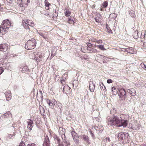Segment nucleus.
<instances>
[{
    "label": "nucleus",
    "instance_id": "nucleus-1",
    "mask_svg": "<svg viewBox=\"0 0 146 146\" xmlns=\"http://www.w3.org/2000/svg\"><path fill=\"white\" fill-rule=\"evenodd\" d=\"M124 115H120V116L114 115L110 117L108 119V124L110 126L116 125L118 127L123 126L126 127L127 125V120L122 119L121 117Z\"/></svg>",
    "mask_w": 146,
    "mask_h": 146
},
{
    "label": "nucleus",
    "instance_id": "nucleus-2",
    "mask_svg": "<svg viewBox=\"0 0 146 146\" xmlns=\"http://www.w3.org/2000/svg\"><path fill=\"white\" fill-rule=\"evenodd\" d=\"M117 136L119 141H121L122 143H125L129 142V137L128 134L123 132H121L117 134Z\"/></svg>",
    "mask_w": 146,
    "mask_h": 146
},
{
    "label": "nucleus",
    "instance_id": "nucleus-3",
    "mask_svg": "<svg viewBox=\"0 0 146 146\" xmlns=\"http://www.w3.org/2000/svg\"><path fill=\"white\" fill-rule=\"evenodd\" d=\"M36 43L35 39L32 38L27 41L25 45V48L28 50L33 49L36 46Z\"/></svg>",
    "mask_w": 146,
    "mask_h": 146
},
{
    "label": "nucleus",
    "instance_id": "nucleus-4",
    "mask_svg": "<svg viewBox=\"0 0 146 146\" xmlns=\"http://www.w3.org/2000/svg\"><path fill=\"white\" fill-rule=\"evenodd\" d=\"M23 22L22 25L27 30L29 31H30V28L28 25L32 27H33L35 26V24L31 20H27L26 21H24Z\"/></svg>",
    "mask_w": 146,
    "mask_h": 146
},
{
    "label": "nucleus",
    "instance_id": "nucleus-5",
    "mask_svg": "<svg viewBox=\"0 0 146 146\" xmlns=\"http://www.w3.org/2000/svg\"><path fill=\"white\" fill-rule=\"evenodd\" d=\"M41 53L40 52H35L31 54L30 55V58L36 60L37 62L40 61V59L42 57V55L40 54Z\"/></svg>",
    "mask_w": 146,
    "mask_h": 146
},
{
    "label": "nucleus",
    "instance_id": "nucleus-6",
    "mask_svg": "<svg viewBox=\"0 0 146 146\" xmlns=\"http://www.w3.org/2000/svg\"><path fill=\"white\" fill-rule=\"evenodd\" d=\"M146 34V32L145 31H142L141 32H139L138 31H136L133 33V38L135 39H137L139 37L142 38V37L143 38H144Z\"/></svg>",
    "mask_w": 146,
    "mask_h": 146
},
{
    "label": "nucleus",
    "instance_id": "nucleus-7",
    "mask_svg": "<svg viewBox=\"0 0 146 146\" xmlns=\"http://www.w3.org/2000/svg\"><path fill=\"white\" fill-rule=\"evenodd\" d=\"M119 92L118 95L120 100H124L126 97L125 91L124 89H118Z\"/></svg>",
    "mask_w": 146,
    "mask_h": 146
},
{
    "label": "nucleus",
    "instance_id": "nucleus-8",
    "mask_svg": "<svg viewBox=\"0 0 146 146\" xmlns=\"http://www.w3.org/2000/svg\"><path fill=\"white\" fill-rule=\"evenodd\" d=\"M11 25V23L9 20H6L3 21L1 25L3 26L4 28H6L7 30Z\"/></svg>",
    "mask_w": 146,
    "mask_h": 146
},
{
    "label": "nucleus",
    "instance_id": "nucleus-9",
    "mask_svg": "<svg viewBox=\"0 0 146 146\" xmlns=\"http://www.w3.org/2000/svg\"><path fill=\"white\" fill-rule=\"evenodd\" d=\"M27 122L28 123L27 128L30 131L32 129L33 127L32 125L33 123V121L32 120L28 119H27Z\"/></svg>",
    "mask_w": 146,
    "mask_h": 146
},
{
    "label": "nucleus",
    "instance_id": "nucleus-10",
    "mask_svg": "<svg viewBox=\"0 0 146 146\" xmlns=\"http://www.w3.org/2000/svg\"><path fill=\"white\" fill-rule=\"evenodd\" d=\"M43 146H50V141L49 137L48 136L46 135L45 137Z\"/></svg>",
    "mask_w": 146,
    "mask_h": 146
},
{
    "label": "nucleus",
    "instance_id": "nucleus-11",
    "mask_svg": "<svg viewBox=\"0 0 146 146\" xmlns=\"http://www.w3.org/2000/svg\"><path fill=\"white\" fill-rule=\"evenodd\" d=\"M7 49V45L5 44L0 45V51L5 52Z\"/></svg>",
    "mask_w": 146,
    "mask_h": 146
},
{
    "label": "nucleus",
    "instance_id": "nucleus-12",
    "mask_svg": "<svg viewBox=\"0 0 146 146\" xmlns=\"http://www.w3.org/2000/svg\"><path fill=\"white\" fill-rule=\"evenodd\" d=\"M89 88L91 92H93L95 88V85L93 83L92 81H90V82Z\"/></svg>",
    "mask_w": 146,
    "mask_h": 146
},
{
    "label": "nucleus",
    "instance_id": "nucleus-13",
    "mask_svg": "<svg viewBox=\"0 0 146 146\" xmlns=\"http://www.w3.org/2000/svg\"><path fill=\"white\" fill-rule=\"evenodd\" d=\"M127 92L132 96H134L136 95V91L133 88L128 89L127 90Z\"/></svg>",
    "mask_w": 146,
    "mask_h": 146
},
{
    "label": "nucleus",
    "instance_id": "nucleus-14",
    "mask_svg": "<svg viewBox=\"0 0 146 146\" xmlns=\"http://www.w3.org/2000/svg\"><path fill=\"white\" fill-rule=\"evenodd\" d=\"M62 131L63 133H62V135H61V137L64 143H66L68 141L65 135V129H63Z\"/></svg>",
    "mask_w": 146,
    "mask_h": 146
},
{
    "label": "nucleus",
    "instance_id": "nucleus-15",
    "mask_svg": "<svg viewBox=\"0 0 146 146\" xmlns=\"http://www.w3.org/2000/svg\"><path fill=\"white\" fill-rule=\"evenodd\" d=\"M62 131L63 133H62V135H61V137L64 143H66L68 141L65 135V129H63Z\"/></svg>",
    "mask_w": 146,
    "mask_h": 146
},
{
    "label": "nucleus",
    "instance_id": "nucleus-16",
    "mask_svg": "<svg viewBox=\"0 0 146 146\" xmlns=\"http://www.w3.org/2000/svg\"><path fill=\"white\" fill-rule=\"evenodd\" d=\"M62 131L63 133H62V135H61V137L64 143H66L68 141L65 135V129H63Z\"/></svg>",
    "mask_w": 146,
    "mask_h": 146
},
{
    "label": "nucleus",
    "instance_id": "nucleus-17",
    "mask_svg": "<svg viewBox=\"0 0 146 146\" xmlns=\"http://www.w3.org/2000/svg\"><path fill=\"white\" fill-rule=\"evenodd\" d=\"M6 28H4L3 26H1L0 27V32L3 34H5L7 32V29Z\"/></svg>",
    "mask_w": 146,
    "mask_h": 146
},
{
    "label": "nucleus",
    "instance_id": "nucleus-18",
    "mask_svg": "<svg viewBox=\"0 0 146 146\" xmlns=\"http://www.w3.org/2000/svg\"><path fill=\"white\" fill-rule=\"evenodd\" d=\"M87 49L89 50L91 52L96 53L97 50L96 49L91 48L90 47H87Z\"/></svg>",
    "mask_w": 146,
    "mask_h": 146
},
{
    "label": "nucleus",
    "instance_id": "nucleus-19",
    "mask_svg": "<svg viewBox=\"0 0 146 146\" xmlns=\"http://www.w3.org/2000/svg\"><path fill=\"white\" fill-rule=\"evenodd\" d=\"M82 137L86 142L88 143L89 142V137L87 135H82Z\"/></svg>",
    "mask_w": 146,
    "mask_h": 146
},
{
    "label": "nucleus",
    "instance_id": "nucleus-20",
    "mask_svg": "<svg viewBox=\"0 0 146 146\" xmlns=\"http://www.w3.org/2000/svg\"><path fill=\"white\" fill-rule=\"evenodd\" d=\"M65 11L64 13L66 17L69 16L71 14L70 11L66 9H65Z\"/></svg>",
    "mask_w": 146,
    "mask_h": 146
},
{
    "label": "nucleus",
    "instance_id": "nucleus-21",
    "mask_svg": "<svg viewBox=\"0 0 146 146\" xmlns=\"http://www.w3.org/2000/svg\"><path fill=\"white\" fill-rule=\"evenodd\" d=\"M4 116L7 118H11L12 117V114L11 113L9 112H8L5 113Z\"/></svg>",
    "mask_w": 146,
    "mask_h": 146
},
{
    "label": "nucleus",
    "instance_id": "nucleus-22",
    "mask_svg": "<svg viewBox=\"0 0 146 146\" xmlns=\"http://www.w3.org/2000/svg\"><path fill=\"white\" fill-rule=\"evenodd\" d=\"M124 50H125V51L127 52H129L130 53H133V48L132 47H129L128 48H126Z\"/></svg>",
    "mask_w": 146,
    "mask_h": 146
},
{
    "label": "nucleus",
    "instance_id": "nucleus-23",
    "mask_svg": "<svg viewBox=\"0 0 146 146\" xmlns=\"http://www.w3.org/2000/svg\"><path fill=\"white\" fill-rule=\"evenodd\" d=\"M95 46L99 48L100 49L102 50H106V49L104 48V45H95Z\"/></svg>",
    "mask_w": 146,
    "mask_h": 146
},
{
    "label": "nucleus",
    "instance_id": "nucleus-24",
    "mask_svg": "<svg viewBox=\"0 0 146 146\" xmlns=\"http://www.w3.org/2000/svg\"><path fill=\"white\" fill-rule=\"evenodd\" d=\"M129 13L132 17H135L136 15L135 11H133L131 10L129 11Z\"/></svg>",
    "mask_w": 146,
    "mask_h": 146
},
{
    "label": "nucleus",
    "instance_id": "nucleus-25",
    "mask_svg": "<svg viewBox=\"0 0 146 146\" xmlns=\"http://www.w3.org/2000/svg\"><path fill=\"white\" fill-rule=\"evenodd\" d=\"M19 146H25V144L23 143H21L19 145ZM27 146H37L35 144L33 143L31 144H28Z\"/></svg>",
    "mask_w": 146,
    "mask_h": 146
},
{
    "label": "nucleus",
    "instance_id": "nucleus-26",
    "mask_svg": "<svg viewBox=\"0 0 146 146\" xmlns=\"http://www.w3.org/2000/svg\"><path fill=\"white\" fill-rule=\"evenodd\" d=\"M27 0H21V7L27 6Z\"/></svg>",
    "mask_w": 146,
    "mask_h": 146
},
{
    "label": "nucleus",
    "instance_id": "nucleus-27",
    "mask_svg": "<svg viewBox=\"0 0 146 146\" xmlns=\"http://www.w3.org/2000/svg\"><path fill=\"white\" fill-rule=\"evenodd\" d=\"M71 133L73 139L75 138V137L78 136L77 134L74 131H72L71 132Z\"/></svg>",
    "mask_w": 146,
    "mask_h": 146
},
{
    "label": "nucleus",
    "instance_id": "nucleus-28",
    "mask_svg": "<svg viewBox=\"0 0 146 146\" xmlns=\"http://www.w3.org/2000/svg\"><path fill=\"white\" fill-rule=\"evenodd\" d=\"M112 91L113 92V94L114 95H116L118 92V91L117 89L115 87H113L112 88Z\"/></svg>",
    "mask_w": 146,
    "mask_h": 146
},
{
    "label": "nucleus",
    "instance_id": "nucleus-29",
    "mask_svg": "<svg viewBox=\"0 0 146 146\" xmlns=\"http://www.w3.org/2000/svg\"><path fill=\"white\" fill-rule=\"evenodd\" d=\"M29 70L27 66H24L22 68L21 71L23 72H24L26 71H27Z\"/></svg>",
    "mask_w": 146,
    "mask_h": 146
},
{
    "label": "nucleus",
    "instance_id": "nucleus-30",
    "mask_svg": "<svg viewBox=\"0 0 146 146\" xmlns=\"http://www.w3.org/2000/svg\"><path fill=\"white\" fill-rule=\"evenodd\" d=\"M78 138L79 137L78 136L73 138L74 141L76 144H78L79 142V140L78 139Z\"/></svg>",
    "mask_w": 146,
    "mask_h": 146
},
{
    "label": "nucleus",
    "instance_id": "nucleus-31",
    "mask_svg": "<svg viewBox=\"0 0 146 146\" xmlns=\"http://www.w3.org/2000/svg\"><path fill=\"white\" fill-rule=\"evenodd\" d=\"M64 144H59L58 146H70V144L68 141L65 143Z\"/></svg>",
    "mask_w": 146,
    "mask_h": 146
},
{
    "label": "nucleus",
    "instance_id": "nucleus-32",
    "mask_svg": "<svg viewBox=\"0 0 146 146\" xmlns=\"http://www.w3.org/2000/svg\"><path fill=\"white\" fill-rule=\"evenodd\" d=\"M56 106L57 108L61 110L62 107V105L61 103L59 102H56Z\"/></svg>",
    "mask_w": 146,
    "mask_h": 146
},
{
    "label": "nucleus",
    "instance_id": "nucleus-33",
    "mask_svg": "<svg viewBox=\"0 0 146 146\" xmlns=\"http://www.w3.org/2000/svg\"><path fill=\"white\" fill-rule=\"evenodd\" d=\"M100 88L102 90H105V89H106L105 86L104 85V84L102 82H100Z\"/></svg>",
    "mask_w": 146,
    "mask_h": 146
},
{
    "label": "nucleus",
    "instance_id": "nucleus-34",
    "mask_svg": "<svg viewBox=\"0 0 146 146\" xmlns=\"http://www.w3.org/2000/svg\"><path fill=\"white\" fill-rule=\"evenodd\" d=\"M116 110L115 108H112L110 110V113L111 114L114 115L116 113Z\"/></svg>",
    "mask_w": 146,
    "mask_h": 146
},
{
    "label": "nucleus",
    "instance_id": "nucleus-35",
    "mask_svg": "<svg viewBox=\"0 0 146 146\" xmlns=\"http://www.w3.org/2000/svg\"><path fill=\"white\" fill-rule=\"evenodd\" d=\"M106 29L107 31L110 33H112V32L111 31V30L110 29V27L107 24H106Z\"/></svg>",
    "mask_w": 146,
    "mask_h": 146
},
{
    "label": "nucleus",
    "instance_id": "nucleus-36",
    "mask_svg": "<svg viewBox=\"0 0 146 146\" xmlns=\"http://www.w3.org/2000/svg\"><path fill=\"white\" fill-rule=\"evenodd\" d=\"M47 102L49 106H51L52 108H53V104L52 103L50 102V101L49 100H48L47 101Z\"/></svg>",
    "mask_w": 146,
    "mask_h": 146
},
{
    "label": "nucleus",
    "instance_id": "nucleus-37",
    "mask_svg": "<svg viewBox=\"0 0 146 146\" xmlns=\"http://www.w3.org/2000/svg\"><path fill=\"white\" fill-rule=\"evenodd\" d=\"M108 5V2L104 1L102 4V7L104 8H106L107 7Z\"/></svg>",
    "mask_w": 146,
    "mask_h": 146
},
{
    "label": "nucleus",
    "instance_id": "nucleus-38",
    "mask_svg": "<svg viewBox=\"0 0 146 146\" xmlns=\"http://www.w3.org/2000/svg\"><path fill=\"white\" fill-rule=\"evenodd\" d=\"M5 96L7 99L6 100H10L11 99V93H9L8 96H7L6 94H5Z\"/></svg>",
    "mask_w": 146,
    "mask_h": 146
},
{
    "label": "nucleus",
    "instance_id": "nucleus-39",
    "mask_svg": "<svg viewBox=\"0 0 146 146\" xmlns=\"http://www.w3.org/2000/svg\"><path fill=\"white\" fill-rule=\"evenodd\" d=\"M68 23L69 24H73L74 23V21L70 18H69L68 19Z\"/></svg>",
    "mask_w": 146,
    "mask_h": 146
},
{
    "label": "nucleus",
    "instance_id": "nucleus-40",
    "mask_svg": "<svg viewBox=\"0 0 146 146\" xmlns=\"http://www.w3.org/2000/svg\"><path fill=\"white\" fill-rule=\"evenodd\" d=\"M140 65L142 68L146 70V66L143 63H142L140 64Z\"/></svg>",
    "mask_w": 146,
    "mask_h": 146
},
{
    "label": "nucleus",
    "instance_id": "nucleus-41",
    "mask_svg": "<svg viewBox=\"0 0 146 146\" xmlns=\"http://www.w3.org/2000/svg\"><path fill=\"white\" fill-rule=\"evenodd\" d=\"M44 3L46 6H49L50 5V4L48 2L47 0H45Z\"/></svg>",
    "mask_w": 146,
    "mask_h": 146
},
{
    "label": "nucleus",
    "instance_id": "nucleus-42",
    "mask_svg": "<svg viewBox=\"0 0 146 146\" xmlns=\"http://www.w3.org/2000/svg\"><path fill=\"white\" fill-rule=\"evenodd\" d=\"M95 20L96 22L98 23L100 22L101 21L100 19L98 17L95 18Z\"/></svg>",
    "mask_w": 146,
    "mask_h": 146
},
{
    "label": "nucleus",
    "instance_id": "nucleus-43",
    "mask_svg": "<svg viewBox=\"0 0 146 146\" xmlns=\"http://www.w3.org/2000/svg\"><path fill=\"white\" fill-rule=\"evenodd\" d=\"M40 110L42 113H44V110L42 107H41L40 108Z\"/></svg>",
    "mask_w": 146,
    "mask_h": 146
},
{
    "label": "nucleus",
    "instance_id": "nucleus-44",
    "mask_svg": "<svg viewBox=\"0 0 146 146\" xmlns=\"http://www.w3.org/2000/svg\"><path fill=\"white\" fill-rule=\"evenodd\" d=\"M96 42L97 43L100 44L102 43L103 42L101 40H99L96 41Z\"/></svg>",
    "mask_w": 146,
    "mask_h": 146
},
{
    "label": "nucleus",
    "instance_id": "nucleus-45",
    "mask_svg": "<svg viewBox=\"0 0 146 146\" xmlns=\"http://www.w3.org/2000/svg\"><path fill=\"white\" fill-rule=\"evenodd\" d=\"M4 71V69L2 67H0V75Z\"/></svg>",
    "mask_w": 146,
    "mask_h": 146
},
{
    "label": "nucleus",
    "instance_id": "nucleus-46",
    "mask_svg": "<svg viewBox=\"0 0 146 146\" xmlns=\"http://www.w3.org/2000/svg\"><path fill=\"white\" fill-rule=\"evenodd\" d=\"M17 3L18 4H19L21 6V0H17Z\"/></svg>",
    "mask_w": 146,
    "mask_h": 146
},
{
    "label": "nucleus",
    "instance_id": "nucleus-47",
    "mask_svg": "<svg viewBox=\"0 0 146 146\" xmlns=\"http://www.w3.org/2000/svg\"><path fill=\"white\" fill-rule=\"evenodd\" d=\"M42 13L44 14V15H46V16H48L49 15V14L48 13H46L44 11L42 12Z\"/></svg>",
    "mask_w": 146,
    "mask_h": 146
},
{
    "label": "nucleus",
    "instance_id": "nucleus-48",
    "mask_svg": "<svg viewBox=\"0 0 146 146\" xmlns=\"http://www.w3.org/2000/svg\"><path fill=\"white\" fill-rule=\"evenodd\" d=\"M112 80L111 79H108L107 80V82L109 84L112 83Z\"/></svg>",
    "mask_w": 146,
    "mask_h": 146
},
{
    "label": "nucleus",
    "instance_id": "nucleus-49",
    "mask_svg": "<svg viewBox=\"0 0 146 146\" xmlns=\"http://www.w3.org/2000/svg\"><path fill=\"white\" fill-rule=\"evenodd\" d=\"M106 140L107 142H110V139L109 137H107L105 138L104 141Z\"/></svg>",
    "mask_w": 146,
    "mask_h": 146
},
{
    "label": "nucleus",
    "instance_id": "nucleus-50",
    "mask_svg": "<svg viewBox=\"0 0 146 146\" xmlns=\"http://www.w3.org/2000/svg\"><path fill=\"white\" fill-rule=\"evenodd\" d=\"M66 88V89L68 88L69 90H70V88L67 86H64L63 88V91H65V90Z\"/></svg>",
    "mask_w": 146,
    "mask_h": 146
},
{
    "label": "nucleus",
    "instance_id": "nucleus-51",
    "mask_svg": "<svg viewBox=\"0 0 146 146\" xmlns=\"http://www.w3.org/2000/svg\"><path fill=\"white\" fill-rule=\"evenodd\" d=\"M56 139L57 141V143H59L60 139L59 138L57 137L56 138Z\"/></svg>",
    "mask_w": 146,
    "mask_h": 146
},
{
    "label": "nucleus",
    "instance_id": "nucleus-52",
    "mask_svg": "<svg viewBox=\"0 0 146 146\" xmlns=\"http://www.w3.org/2000/svg\"><path fill=\"white\" fill-rule=\"evenodd\" d=\"M39 34L41 36H42L43 37L44 35V34L43 33H39Z\"/></svg>",
    "mask_w": 146,
    "mask_h": 146
},
{
    "label": "nucleus",
    "instance_id": "nucleus-53",
    "mask_svg": "<svg viewBox=\"0 0 146 146\" xmlns=\"http://www.w3.org/2000/svg\"><path fill=\"white\" fill-rule=\"evenodd\" d=\"M63 129H62V130H61V131H60V134L61 135H62V133H63Z\"/></svg>",
    "mask_w": 146,
    "mask_h": 146
},
{
    "label": "nucleus",
    "instance_id": "nucleus-54",
    "mask_svg": "<svg viewBox=\"0 0 146 146\" xmlns=\"http://www.w3.org/2000/svg\"><path fill=\"white\" fill-rule=\"evenodd\" d=\"M27 6L28 5V4L30 2V0H27Z\"/></svg>",
    "mask_w": 146,
    "mask_h": 146
},
{
    "label": "nucleus",
    "instance_id": "nucleus-55",
    "mask_svg": "<svg viewBox=\"0 0 146 146\" xmlns=\"http://www.w3.org/2000/svg\"><path fill=\"white\" fill-rule=\"evenodd\" d=\"M43 37L45 39H46L47 38V36L46 35H44Z\"/></svg>",
    "mask_w": 146,
    "mask_h": 146
},
{
    "label": "nucleus",
    "instance_id": "nucleus-56",
    "mask_svg": "<svg viewBox=\"0 0 146 146\" xmlns=\"http://www.w3.org/2000/svg\"><path fill=\"white\" fill-rule=\"evenodd\" d=\"M46 9L47 10H48L49 9V6H46Z\"/></svg>",
    "mask_w": 146,
    "mask_h": 146
},
{
    "label": "nucleus",
    "instance_id": "nucleus-57",
    "mask_svg": "<svg viewBox=\"0 0 146 146\" xmlns=\"http://www.w3.org/2000/svg\"><path fill=\"white\" fill-rule=\"evenodd\" d=\"M143 45L145 47H146V42L144 43Z\"/></svg>",
    "mask_w": 146,
    "mask_h": 146
},
{
    "label": "nucleus",
    "instance_id": "nucleus-58",
    "mask_svg": "<svg viewBox=\"0 0 146 146\" xmlns=\"http://www.w3.org/2000/svg\"><path fill=\"white\" fill-rule=\"evenodd\" d=\"M140 146H146V145L145 144H143L141 145Z\"/></svg>",
    "mask_w": 146,
    "mask_h": 146
},
{
    "label": "nucleus",
    "instance_id": "nucleus-59",
    "mask_svg": "<svg viewBox=\"0 0 146 146\" xmlns=\"http://www.w3.org/2000/svg\"><path fill=\"white\" fill-rule=\"evenodd\" d=\"M112 146H118L116 144H115L112 145Z\"/></svg>",
    "mask_w": 146,
    "mask_h": 146
},
{
    "label": "nucleus",
    "instance_id": "nucleus-60",
    "mask_svg": "<svg viewBox=\"0 0 146 146\" xmlns=\"http://www.w3.org/2000/svg\"><path fill=\"white\" fill-rule=\"evenodd\" d=\"M100 11H103V9H102V8H100Z\"/></svg>",
    "mask_w": 146,
    "mask_h": 146
},
{
    "label": "nucleus",
    "instance_id": "nucleus-61",
    "mask_svg": "<svg viewBox=\"0 0 146 146\" xmlns=\"http://www.w3.org/2000/svg\"><path fill=\"white\" fill-rule=\"evenodd\" d=\"M91 45V44H88V46H90Z\"/></svg>",
    "mask_w": 146,
    "mask_h": 146
},
{
    "label": "nucleus",
    "instance_id": "nucleus-62",
    "mask_svg": "<svg viewBox=\"0 0 146 146\" xmlns=\"http://www.w3.org/2000/svg\"><path fill=\"white\" fill-rule=\"evenodd\" d=\"M125 49H123V50H122L123 51H125V50H124Z\"/></svg>",
    "mask_w": 146,
    "mask_h": 146
},
{
    "label": "nucleus",
    "instance_id": "nucleus-63",
    "mask_svg": "<svg viewBox=\"0 0 146 146\" xmlns=\"http://www.w3.org/2000/svg\"><path fill=\"white\" fill-rule=\"evenodd\" d=\"M91 133V134H92V136H93L94 135V134L93 133Z\"/></svg>",
    "mask_w": 146,
    "mask_h": 146
},
{
    "label": "nucleus",
    "instance_id": "nucleus-64",
    "mask_svg": "<svg viewBox=\"0 0 146 146\" xmlns=\"http://www.w3.org/2000/svg\"><path fill=\"white\" fill-rule=\"evenodd\" d=\"M31 57H33V58H34L35 57H34V56H31Z\"/></svg>",
    "mask_w": 146,
    "mask_h": 146
}]
</instances>
